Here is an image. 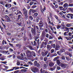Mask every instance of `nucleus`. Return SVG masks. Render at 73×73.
<instances>
[{"label":"nucleus","mask_w":73,"mask_h":73,"mask_svg":"<svg viewBox=\"0 0 73 73\" xmlns=\"http://www.w3.org/2000/svg\"><path fill=\"white\" fill-rule=\"evenodd\" d=\"M38 29H39V28H38V27L37 26H36L34 25L33 28H31V33L33 36H35L36 35V30H37Z\"/></svg>","instance_id":"obj_1"},{"label":"nucleus","mask_w":73,"mask_h":73,"mask_svg":"<svg viewBox=\"0 0 73 73\" xmlns=\"http://www.w3.org/2000/svg\"><path fill=\"white\" fill-rule=\"evenodd\" d=\"M23 11L24 15H25L27 19H28V11L25 8L23 9Z\"/></svg>","instance_id":"obj_2"},{"label":"nucleus","mask_w":73,"mask_h":73,"mask_svg":"<svg viewBox=\"0 0 73 73\" xmlns=\"http://www.w3.org/2000/svg\"><path fill=\"white\" fill-rule=\"evenodd\" d=\"M31 53L32 52L31 51L29 50H27L26 53L27 57H32Z\"/></svg>","instance_id":"obj_3"},{"label":"nucleus","mask_w":73,"mask_h":73,"mask_svg":"<svg viewBox=\"0 0 73 73\" xmlns=\"http://www.w3.org/2000/svg\"><path fill=\"white\" fill-rule=\"evenodd\" d=\"M41 15L38 16L37 18H36L35 19H34L33 21L36 23H38L39 22V20H40V18H41Z\"/></svg>","instance_id":"obj_4"},{"label":"nucleus","mask_w":73,"mask_h":73,"mask_svg":"<svg viewBox=\"0 0 73 73\" xmlns=\"http://www.w3.org/2000/svg\"><path fill=\"white\" fill-rule=\"evenodd\" d=\"M31 70L34 72V73H36V72H38L39 70L37 68V67H33L31 68Z\"/></svg>","instance_id":"obj_5"},{"label":"nucleus","mask_w":73,"mask_h":73,"mask_svg":"<svg viewBox=\"0 0 73 73\" xmlns=\"http://www.w3.org/2000/svg\"><path fill=\"white\" fill-rule=\"evenodd\" d=\"M40 10L41 12L44 14V12H45V11H46V7L45 6H44V8L42 9V7L41 6H40Z\"/></svg>","instance_id":"obj_6"},{"label":"nucleus","mask_w":73,"mask_h":73,"mask_svg":"<svg viewBox=\"0 0 73 73\" xmlns=\"http://www.w3.org/2000/svg\"><path fill=\"white\" fill-rule=\"evenodd\" d=\"M47 45V43L46 42H45L44 43V42L43 41L42 42L40 46L41 47V48H42L43 47L46 46Z\"/></svg>","instance_id":"obj_7"},{"label":"nucleus","mask_w":73,"mask_h":73,"mask_svg":"<svg viewBox=\"0 0 73 73\" xmlns=\"http://www.w3.org/2000/svg\"><path fill=\"white\" fill-rule=\"evenodd\" d=\"M60 66H61V68H62V69H65V68H66V64H64L62 63L60 64Z\"/></svg>","instance_id":"obj_8"},{"label":"nucleus","mask_w":73,"mask_h":73,"mask_svg":"<svg viewBox=\"0 0 73 73\" xmlns=\"http://www.w3.org/2000/svg\"><path fill=\"white\" fill-rule=\"evenodd\" d=\"M46 34V33L45 32V31H43L42 33L41 36L42 38H44L45 37V35Z\"/></svg>","instance_id":"obj_9"},{"label":"nucleus","mask_w":73,"mask_h":73,"mask_svg":"<svg viewBox=\"0 0 73 73\" xmlns=\"http://www.w3.org/2000/svg\"><path fill=\"white\" fill-rule=\"evenodd\" d=\"M5 7L7 8H10L11 7H12V5H11V4H6L5 5Z\"/></svg>","instance_id":"obj_10"},{"label":"nucleus","mask_w":73,"mask_h":73,"mask_svg":"<svg viewBox=\"0 0 73 73\" xmlns=\"http://www.w3.org/2000/svg\"><path fill=\"white\" fill-rule=\"evenodd\" d=\"M46 19L47 20V22L48 23H50V17H49V16L47 15L46 17Z\"/></svg>","instance_id":"obj_11"},{"label":"nucleus","mask_w":73,"mask_h":73,"mask_svg":"<svg viewBox=\"0 0 73 73\" xmlns=\"http://www.w3.org/2000/svg\"><path fill=\"white\" fill-rule=\"evenodd\" d=\"M47 48L48 50H50L52 49L51 46H50L49 44H47Z\"/></svg>","instance_id":"obj_12"},{"label":"nucleus","mask_w":73,"mask_h":73,"mask_svg":"<svg viewBox=\"0 0 73 73\" xmlns=\"http://www.w3.org/2000/svg\"><path fill=\"white\" fill-rule=\"evenodd\" d=\"M43 21V19H42V18L41 19H40V21H39L38 24H39V25H44L43 24V22H42Z\"/></svg>","instance_id":"obj_13"},{"label":"nucleus","mask_w":73,"mask_h":73,"mask_svg":"<svg viewBox=\"0 0 73 73\" xmlns=\"http://www.w3.org/2000/svg\"><path fill=\"white\" fill-rule=\"evenodd\" d=\"M5 17L7 18L8 22H11V19L7 15H5Z\"/></svg>","instance_id":"obj_14"},{"label":"nucleus","mask_w":73,"mask_h":73,"mask_svg":"<svg viewBox=\"0 0 73 73\" xmlns=\"http://www.w3.org/2000/svg\"><path fill=\"white\" fill-rule=\"evenodd\" d=\"M38 13H35L33 14V17H34V18H36L37 17V16H38Z\"/></svg>","instance_id":"obj_15"},{"label":"nucleus","mask_w":73,"mask_h":73,"mask_svg":"<svg viewBox=\"0 0 73 73\" xmlns=\"http://www.w3.org/2000/svg\"><path fill=\"white\" fill-rule=\"evenodd\" d=\"M54 63L52 62H50L49 64V65L50 67H52L54 65Z\"/></svg>","instance_id":"obj_16"},{"label":"nucleus","mask_w":73,"mask_h":73,"mask_svg":"<svg viewBox=\"0 0 73 73\" xmlns=\"http://www.w3.org/2000/svg\"><path fill=\"white\" fill-rule=\"evenodd\" d=\"M39 26L40 27L39 29H40L41 31H43V30H44V29L42 28V27H43L44 26V25H39Z\"/></svg>","instance_id":"obj_17"},{"label":"nucleus","mask_w":73,"mask_h":73,"mask_svg":"<svg viewBox=\"0 0 73 73\" xmlns=\"http://www.w3.org/2000/svg\"><path fill=\"white\" fill-rule=\"evenodd\" d=\"M56 63L57 64L59 65V66H60L61 65V62H60V60H56Z\"/></svg>","instance_id":"obj_18"},{"label":"nucleus","mask_w":73,"mask_h":73,"mask_svg":"<svg viewBox=\"0 0 73 73\" xmlns=\"http://www.w3.org/2000/svg\"><path fill=\"white\" fill-rule=\"evenodd\" d=\"M60 46L59 45H56V46L55 48V50H58V49L60 48Z\"/></svg>","instance_id":"obj_19"},{"label":"nucleus","mask_w":73,"mask_h":73,"mask_svg":"<svg viewBox=\"0 0 73 73\" xmlns=\"http://www.w3.org/2000/svg\"><path fill=\"white\" fill-rule=\"evenodd\" d=\"M51 48H56V44H51L50 45Z\"/></svg>","instance_id":"obj_20"},{"label":"nucleus","mask_w":73,"mask_h":73,"mask_svg":"<svg viewBox=\"0 0 73 73\" xmlns=\"http://www.w3.org/2000/svg\"><path fill=\"white\" fill-rule=\"evenodd\" d=\"M27 25H32V21H31L30 20H29L28 21H27Z\"/></svg>","instance_id":"obj_21"},{"label":"nucleus","mask_w":73,"mask_h":73,"mask_svg":"<svg viewBox=\"0 0 73 73\" xmlns=\"http://www.w3.org/2000/svg\"><path fill=\"white\" fill-rule=\"evenodd\" d=\"M56 68V65L55 66H54L53 67V68H50V70H51V71H53Z\"/></svg>","instance_id":"obj_22"},{"label":"nucleus","mask_w":73,"mask_h":73,"mask_svg":"<svg viewBox=\"0 0 73 73\" xmlns=\"http://www.w3.org/2000/svg\"><path fill=\"white\" fill-rule=\"evenodd\" d=\"M63 7L64 8L66 7H68V4L67 3H65L63 5Z\"/></svg>","instance_id":"obj_23"},{"label":"nucleus","mask_w":73,"mask_h":73,"mask_svg":"<svg viewBox=\"0 0 73 73\" xmlns=\"http://www.w3.org/2000/svg\"><path fill=\"white\" fill-rule=\"evenodd\" d=\"M30 10L31 11V12H32V13H35V12H37V10L32 9H30Z\"/></svg>","instance_id":"obj_24"},{"label":"nucleus","mask_w":73,"mask_h":73,"mask_svg":"<svg viewBox=\"0 0 73 73\" xmlns=\"http://www.w3.org/2000/svg\"><path fill=\"white\" fill-rule=\"evenodd\" d=\"M26 47H28L29 49H30V50H33V47L31 46L28 45V46H26Z\"/></svg>","instance_id":"obj_25"},{"label":"nucleus","mask_w":73,"mask_h":73,"mask_svg":"<svg viewBox=\"0 0 73 73\" xmlns=\"http://www.w3.org/2000/svg\"><path fill=\"white\" fill-rule=\"evenodd\" d=\"M33 19V18L32 16H30L29 17V20H30V21H32Z\"/></svg>","instance_id":"obj_26"},{"label":"nucleus","mask_w":73,"mask_h":73,"mask_svg":"<svg viewBox=\"0 0 73 73\" xmlns=\"http://www.w3.org/2000/svg\"><path fill=\"white\" fill-rule=\"evenodd\" d=\"M60 52H62V53H63V52H65V50L64 48H62L60 50Z\"/></svg>","instance_id":"obj_27"},{"label":"nucleus","mask_w":73,"mask_h":73,"mask_svg":"<svg viewBox=\"0 0 73 73\" xmlns=\"http://www.w3.org/2000/svg\"><path fill=\"white\" fill-rule=\"evenodd\" d=\"M31 54H32L34 57H36V54H35V52L34 51H32L31 52Z\"/></svg>","instance_id":"obj_28"},{"label":"nucleus","mask_w":73,"mask_h":73,"mask_svg":"<svg viewBox=\"0 0 73 73\" xmlns=\"http://www.w3.org/2000/svg\"><path fill=\"white\" fill-rule=\"evenodd\" d=\"M21 15H19L18 16V17L17 18V20H19L20 19H21Z\"/></svg>","instance_id":"obj_29"},{"label":"nucleus","mask_w":73,"mask_h":73,"mask_svg":"<svg viewBox=\"0 0 73 73\" xmlns=\"http://www.w3.org/2000/svg\"><path fill=\"white\" fill-rule=\"evenodd\" d=\"M51 7H52V8L54 9V10H56V8H55V7H54V6L53 5V4L52 3H51Z\"/></svg>","instance_id":"obj_30"},{"label":"nucleus","mask_w":73,"mask_h":73,"mask_svg":"<svg viewBox=\"0 0 73 73\" xmlns=\"http://www.w3.org/2000/svg\"><path fill=\"white\" fill-rule=\"evenodd\" d=\"M20 21L21 23L22 22H24V18L23 17H21V19H20Z\"/></svg>","instance_id":"obj_31"},{"label":"nucleus","mask_w":73,"mask_h":73,"mask_svg":"<svg viewBox=\"0 0 73 73\" xmlns=\"http://www.w3.org/2000/svg\"><path fill=\"white\" fill-rule=\"evenodd\" d=\"M66 58L67 61H69L70 60V58L69 56H66Z\"/></svg>","instance_id":"obj_32"},{"label":"nucleus","mask_w":73,"mask_h":73,"mask_svg":"<svg viewBox=\"0 0 73 73\" xmlns=\"http://www.w3.org/2000/svg\"><path fill=\"white\" fill-rule=\"evenodd\" d=\"M21 45L20 44H16V46H17V47H19V48H20V47H21Z\"/></svg>","instance_id":"obj_33"},{"label":"nucleus","mask_w":73,"mask_h":73,"mask_svg":"<svg viewBox=\"0 0 73 73\" xmlns=\"http://www.w3.org/2000/svg\"><path fill=\"white\" fill-rule=\"evenodd\" d=\"M17 25H19V26H22V25H21V24H22V23H21V22H20L19 23H17Z\"/></svg>","instance_id":"obj_34"},{"label":"nucleus","mask_w":73,"mask_h":73,"mask_svg":"<svg viewBox=\"0 0 73 73\" xmlns=\"http://www.w3.org/2000/svg\"><path fill=\"white\" fill-rule=\"evenodd\" d=\"M43 68L44 69H46L47 68V65L46 64H44L43 65Z\"/></svg>","instance_id":"obj_35"},{"label":"nucleus","mask_w":73,"mask_h":73,"mask_svg":"<svg viewBox=\"0 0 73 73\" xmlns=\"http://www.w3.org/2000/svg\"><path fill=\"white\" fill-rule=\"evenodd\" d=\"M35 66H37V67H38V68H40V64L39 63H37Z\"/></svg>","instance_id":"obj_36"},{"label":"nucleus","mask_w":73,"mask_h":73,"mask_svg":"<svg viewBox=\"0 0 73 73\" xmlns=\"http://www.w3.org/2000/svg\"><path fill=\"white\" fill-rule=\"evenodd\" d=\"M42 56H43V57L46 56V55H45V53H44V52H42Z\"/></svg>","instance_id":"obj_37"},{"label":"nucleus","mask_w":73,"mask_h":73,"mask_svg":"<svg viewBox=\"0 0 73 73\" xmlns=\"http://www.w3.org/2000/svg\"><path fill=\"white\" fill-rule=\"evenodd\" d=\"M0 4H2L3 5H4L5 4L4 3L3 1H0Z\"/></svg>","instance_id":"obj_38"},{"label":"nucleus","mask_w":73,"mask_h":73,"mask_svg":"<svg viewBox=\"0 0 73 73\" xmlns=\"http://www.w3.org/2000/svg\"><path fill=\"white\" fill-rule=\"evenodd\" d=\"M68 7H73V3L69 4Z\"/></svg>","instance_id":"obj_39"},{"label":"nucleus","mask_w":73,"mask_h":73,"mask_svg":"<svg viewBox=\"0 0 73 73\" xmlns=\"http://www.w3.org/2000/svg\"><path fill=\"white\" fill-rule=\"evenodd\" d=\"M53 38V37L52 36L50 35H49V38L50 40H51V39H52V38Z\"/></svg>","instance_id":"obj_40"},{"label":"nucleus","mask_w":73,"mask_h":73,"mask_svg":"<svg viewBox=\"0 0 73 73\" xmlns=\"http://www.w3.org/2000/svg\"><path fill=\"white\" fill-rule=\"evenodd\" d=\"M49 28H50V29H51V31H53V28H52V27L51 25H49Z\"/></svg>","instance_id":"obj_41"},{"label":"nucleus","mask_w":73,"mask_h":73,"mask_svg":"<svg viewBox=\"0 0 73 73\" xmlns=\"http://www.w3.org/2000/svg\"><path fill=\"white\" fill-rule=\"evenodd\" d=\"M49 14L50 15V18H52V13L49 12Z\"/></svg>","instance_id":"obj_42"},{"label":"nucleus","mask_w":73,"mask_h":73,"mask_svg":"<svg viewBox=\"0 0 73 73\" xmlns=\"http://www.w3.org/2000/svg\"><path fill=\"white\" fill-rule=\"evenodd\" d=\"M61 58L62 60H65V56H62L61 57Z\"/></svg>","instance_id":"obj_43"},{"label":"nucleus","mask_w":73,"mask_h":73,"mask_svg":"<svg viewBox=\"0 0 73 73\" xmlns=\"http://www.w3.org/2000/svg\"><path fill=\"white\" fill-rule=\"evenodd\" d=\"M29 36L30 38H32V34L31 33H29Z\"/></svg>","instance_id":"obj_44"},{"label":"nucleus","mask_w":73,"mask_h":73,"mask_svg":"<svg viewBox=\"0 0 73 73\" xmlns=\"http://www.w3.org/2000/svg\"><path fill=\"white\" fill-rule=\"evenodd\" d=\"M61 25L63 27H65V24H64V22H62L61 24Z\"/></svg>","instance_id":"obj_45"},{"label":"nucleus","mask_w":73,"mask_h":73,"mask_svg":"<svg viewBox=\"0 0 73 73\" xmlns=\"http://www.w3.org/2000/svg\"><path fill=\"white\" fill-rule=\"evenodd\" d=\"M16 64L18 66H19L20 65V62H17V63H16Z\"/></svg>","instance_id":"obj_46"},{"label":"nucleus","mask_w":73,"mask_h":73,"mask_svg":"<svg viewBox=\"0 0 73 73\" xmlns=\"http://www.w3.org/2000/svg\"><path fill=\"white\" fill-rule=\"evenodd\" d=\"M54 17H55L56 20H58V17H57V16L56 15H55L54 16Z\"/></svg>","instance_id":"obj_47"},{"label":"nucleus","mask_w":73,"mask_h":73,"mask_svg":"<svg viewBox=\"0 0 73 73\" xmlns=\"http://www.w3.org/2000/svg\"><path fill=\"white\" fill-rule=\"evenodd\" d=\"M29 13V15H31V13H32V11L30 9Z\"/></svg>","instance_id":"obj_48"},{"label":"nucleus","mask_w":73,"mask_h":73,"mask_svg":"<svg viewBox=\"0 0 73 73\" xmlns=\"http://www.w3.org/2000/svg\"><path fill=\"white\" fill-rule=\"evenodd\" d=\"M23 39L25 41H26V40H27V37H24Z\"/></svg>","instance_id":"obj_49"},{"label":"nucleus","mask_w":73,"mask_h":73,"mask_svg":"<svg viewBox=\"0 0 73 73\" xmlns=\"http://www.w3.org/2000/svg\"><path fill=\"white\" fill-rule=\"evenodd\" d=\"M68 8H67V7H64V8L63 9V11H66V10H67Z\"/></svg>","instance_id":"obj_50"},{"label":"nucleus","mask_w":73,"mask_h":73,"mask_svg":"<svg viewBox=\"0 0 73 73\" xmlns=\"http://www.w3.org/2000/svg\"><path fill=\"white\" fill-rule=\"evenodd\" d=\"M48 51H45V52H44V54H45V55L46 56V55H47V54H48Z\"/></svg>","instance_id":"obj_51"},{"label":"nucleus","mask_w":73,"mask_h":73,"mask_svg":"<svg viewBox=\"0 0 73 73\" xmlns=\"http://www.w3.org/2000/svg\"><path fill=\"white\" fill-rule=\"evenodd\" d=\"M36 32H37L38 33H40V30L39 29L38 30H37Z\"/></svg>","instance_id":"obj_52"},{"label":"nucleus","mask_w":73,"mask_h":73,"mask_svg":"<svg viewBox=\"0 0 73 73\" xmlns=\"http://www.w3.org/2000/svg\"><path fill=\"white\" fill-rule=\"evenodd\" d=\"M68 55L70 57H72V55L70 53H68Z\"/></svg>","instance_id":"obj_53"},{"label":"nucleus","mask_w":73,"mask_h":73,"mask_svg":"<svg viewBox=\"0 0 73 73\" xmlns=\"http://www.w3.org/2000/svg\"><path fill=\"white\" fill-rule=\"evenodd\" d=\"M37 7V6L36 5H33L32 6V8L33 9H34V8H36Z\"/></svg>","instance_id":"obj_54"},{"label":"nucleus","mask_w":73,"mask_h":73,"mask_svg":"<svg viewBox=\"0 0 73 73\" xmlns=\"http://www.w3.org/2000/svg\"><path fill=\"white\" fill-rule=\"evenodd\" d=\"M67 27H70V24H67L66 25Z\"/></svg>","instance_id":"obj_55"},{"label":"nucleus","mask_w":73,"mask_h":73,"mask_svg":"<svg viewBox=\"0 0 73 73\" xmlns=\"http://www.w3.org/2000/svg\"><path fill=\"white\" fill-rule=\"evenodd\" d=\"M37 64V61H35L34 62V66H35Z\"/></svg>","instance_id":"obj_56"},{"label":"nucleus","mask_w":73,"mask_h":73,"mask_svg":"<svg viewBox=\"0 0 73 73\" xmlns=\"http://www.w3.org/2000/svg\"><path fill=\"white\" fill-rule=\"evenodd\" d=\"M59 8H60V11H62V10H63V9H62V8H63V7H62V6H59Z\"/></svg>","instance_id":"obj_57"},{"label":"nucleus","mask_w":73,"mask_h":73,"mask_svg":"<svg viewBox=\"0 0 73 73\" xmlns=\"http://www.w3.org/2000/svg\"><path fill=\"white\" fill-rule=\"evenodd\" d=\"M59 5H63V2H62L59 3Z\"/></svg>","instance_id":"obj_58"},{"label":"nucleus","mask_w":73,"mask_h":73,"mask_svg":"<svg viewBox=\"0 0 73 73\" xmlns=\"http://www.w3.org/2000/svg\"><path fill=\"white\" fill-rule=\"evenodd\" d=\"M48 32H49V33H50V34L51 33V31L50 30V29L48 28Z\"/></svg>","instance_id":"obj_59"},{"label":"nucleus","mask_w":73,"mask_h":73,"mask_svg":"<svg viewBox=\"0 0 73 73\" xmlns=\"http://www.w3.org/2000/svg\"><path fill=\"white\" fill-rule=\"evenodd\" d=\"M18 72H19V70H17L16 71H15L14 72V73H18Z\"/></svg>","instance_id":"obj_60"},{"label":"nucleus","mask_w":73,"mask_h":73,"mask_svg":"<svg viewBox=\"0 0 73 73\" xmlns=\"http://www.w3.org/2000/svg\"><path fill=\"white\" fill-rule=\"evenodd\" d=\"M45 24L46 26V28H48V23H45Z\"/></svg>","instance_id":"obj_61"},{"label":"nucleus","mask_w":73,"mask_h":73,"mask_svg":"<svg viewBox=\"0 0 73 73\" xmlns=\"http://www.w3.org/2000/svg\"><path fill=\"white\" fill-rule=\"evenodd\" d=\"M54 52V50L53 49H52L51 50V53H53Z\"/></svg>","instance_id":"obj_62"},{"label":"nucleus","mask_w":73,"mask_h":73,"mask_svg":"<svg viewBox=\"0 0 73 73\" xmlns=\"http://www.w3.org/2000/svg\"><path fill=\"white\" fill-rule=\"evenodd\" d=\"M9 51L10 52H13L14 51H13V50L12 49L10 48H9Z\"/></svg>","instance_id":"obj_63"},{"label":"nucleus","mask_w":73,"mask_h":73,"mask_svg":"<svg viewBox=\"0 0 73 73\" xmlns=\"http://www.w3.org/2000/svg\"><path fill=\"white\" fill-rule=\"evenodd\" d=\"M34 3V2H31L30 3V5H33V4Z\"/></svg>","instance_id":"obj_64"}]
</instances>
